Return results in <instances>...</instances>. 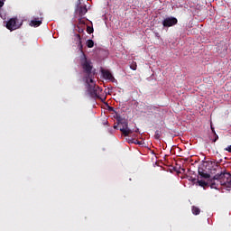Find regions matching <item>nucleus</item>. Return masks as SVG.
Masks as SVG:
<instances>
[{"label": "nucleus", "mask_w": 231, "mask_h": 231, "mask_svg": "<svg viewBox=\"0 0 231 231\" xmlns=\"http://www.w3.org/2000/svg\"><path fill=\"white\" fill-rule=\"evenodd\" d=\"M87 84V91L88 95L91 97V98H100V93L102 89L100 87L97 86V83L93 79L85 80Z\"/></svg>", "instance_id": "f03ea898"}, {"label": "nucleus", "mask_w": 231, "mask_h": 231, "mask_svg": "<svg viewBox=\"0 0 231 231\" xmlns=\"http://www.w3.org/2000/svg\"><path fill=\"white\" fill-rule=\"evenodd\" d=\"M5 6V0H0V8H3Z\"/></svg>", "instance_id": "5701e85b"}, {"label": "nucleus", "mask_w": 231, "mask_h": 231, "mask_svg": "<svg viewBox=\"0 0 231 231\" xmlns=\"http://www.w3.org/2000/svg\"><path fill=\"white\" fill-rule=\"evenodd\" d=\"M224 151H226L227 152H231V145H228L224 149Z\"/></svg>", "instance_id": "aec40b11"}, {"label": "nucleus", "mask_w": 231, "mask_h": 231, "mask_svg": "<svg viewBox=\"0 0 231 231\" xmlns=\"http://www.w3.org/2000/svg\"><path fill=\"white\" fill-rule=\"evenodd\" d=\"M95 32V30L93 29V27L91 26H87V32L91 34Z\"/></svg>", "instance_id": "dca6fc26"}, {"label": "nucleus", "mask_w": 231, "mask_h": 231, "mask_svg": "<svg viewBox=\"0 0 231 231\" xmlns=\"http://www.w3.org/2000/svg\"><path fill=\"white\" fill-rule=\"evenodd\" d=\"M77 12L79 17H84V14H88V7L86 5L78 6Z\"/></svg>", "instance_id": "1a4fd4ad"}, {"label": "nucleus", "mask_w": 231, "mask_h": 231, "mask_svg": "<svg viewBox=\"0 0 231 231\" xmlns=\"http://www.w3.org/2000/svg\"><path fill=\"white\" fill-rule=\"evenodd\" d=\"M140 129L136 128L135 133H139Z\"/></svg>", "instance_id": "bb28decb"}, {"label": "nucleus", "mask_w": 231, "mask_h": 231, "mask_svg": "<svg viewBox=\"0 0 231 231\" xmlns=\"http://www.w3.org/2000/svg\"><path fill=\"white\" fill-rule=\"evenodd\" d=\"M178 24V19L176 17H167L162 21V26L164 28H171V26H176Z\"/></svg>", "instance_id": "423d86ee"}, {"label": "nucleus", "mask_w": 231, "mask_h": 231, "mask_svg": "<svg viewBox=\"0 0 231 231\" xmlns=\"http://www.w3.org/2000/svg\"><path fill=\"white\" fill-rule=\"evenodd\" d=\"M133 143H135L137 145H142V142L135 140L134 142H132Z\"/></svg>", "instance_id": "4be33fe9"}, {"label": "nucleus", "mask_w": 231, "mask_h": 231, "mask_svg": "<svg viewBox=\"0 0 231 231\" xmlns=\"http://www.w3.org/2000/svg\"><path fill=\"white\" fill-rule=\"evenodd\" d=\"M182 171H185V169H182Z\"/></svg>", "instance_id": "cd10ccee"}, {"label": "nucleus", "mask_w": 231, "mask_h": 231, "mask_svg": "<svg viewBox=\"0 0 231 231\" xmlns=\"http://www.w3.org/2000/svg\"><path fill=\"white\" fill-rule=\"evenodd\" d=\"M191 212L194 216H199V214L201 213V209H199V208L196 206H192Z\"/></svg>", "instance_id": "9b49d317"}, {"label": "nucleus", "mask_w": 231, "mask_h": 231, "mask_svg": "<svg viewBox=\"0 0 231 231\" xmlns=\"http://www.w3.org/2000/svg\"><path fill=\"white\" fill-rule=\"evenodd\" d=\"M214 138L212 139V142L216 143L217 140H219V135L217 134H213Z\"/></svg>", "instance_id": "f3484780"}, {"label": "nucleus", "mask_w": 231, "mask_h": 231, "mask_svg": "<svg viewBox=\"0 0 231 231\" xmlns=\"http://www.w3.org/2000/svg\"><path fill=\"white\" fill-rule=\"evenodd\" d=\"M199 176H201V178H205V180H208V178H210V174L208 173H205V171H199Z\"/></svg>", "instance_id": "f8f14e48"}, {"label": "nucleus", "mask_w": 231, "mask_h": 231, "mask_svg": "<svg viewBox=\"0 0 231 231\" xmlns=\"http://www.w3.org/2000/svg\"><path fill=\"white\" fill-rule=\"evenodd\" d=\"M211 131L213 133V134H216V130L211 126Z\"/></svg>", "instance_id": "b1692460"}, {"label": "nucleus", "mask_w": 231, "mask_h": 231, "mask_svg": "<svg viewBox=\"0 0 231 231\" xmlns=\"http://www.w3.org/2000/svg\"><path fill=\"white\" fill-rule=\"evenodd\" d=\"M86 45L88 48H93V46H95V42H93V40H88L87 42H86Z\"/></svg>", "instance_id": "4468645a"}, {"label": "nucleus", "mask_w": 231, "mask_h": 231, "mask_svg": "<svg viewBox=\"0 0 231 231\" xmlns=\"http://www.w3.org/2000/svg\"><path fill=\"white\" fill-rule=\"evenodd\" d=\"M114 129H118V125H115V126H114Z\"/></svg>", "instance_id": "a878e982"}, {"label": "nucleus", "mask_w": 231, "mask_h": 231, "mask_svg": "<svg viewBox=\"0 0 231 231\" xmlns=\"http://www.w3.org/2000/svg\"><path fill=\"white\" fill-rule=\"evenodd\" d=\"M101 73H102L103 79H105V80H110L111 82H115V77L113 76L111 71H109L107 69H102Z\"/></svg>", "instance_id": "0eeeda50"}, {"label": "nucleus", "mask_w": 231, "mask_h": 231, "mask_svg": "<svg viewBox=\"0 0 231 231\" xmlns=\"http://www.w3.org/2000/svg\"><path fill=\"white\" fill-rule=\"evenodd\" d=\"M154 137H155L156 140H160V137H161L160 131L157 130V131L155 132Z\"/></svg>", "instance_id": "a211bd4d"}, {"label": "nucleus", "mask_w": 231, "mask_h": 231, "mask_svg": "<svg viewBox=\"0 0 231 231\" xmlns=\"http://www.w3.org/2000/svg\"><path fill=\"white\" fill-rule=\"evenodd\" d=\"M76 44H78V48L81 52L80 64L83 72L85 73L84 80H89L93 79V65L91 60H88V57H86V53H84V45H82V38L80 37V34L76 35Z\"/></svg>", "instance_id": "f257e3e1"}, {"label": "nucleus", "mask_w": 231, "mask_h": 231, "mask_svg": "<svg viewBox=\"0 0 231 231\" xmlns=\"http://www.w3.org/2000/svg\"><path fill=\"white\" fill-rule=\"evenodd\" d=\"M21 26H23V20H19L17 17L9 19L5 25L7 30H10V32H14V30H19Z\"/></svg>", "instance_id": "39448f33"}, {"label": "nucleus", "mask_w": 231, "mask_h": 231, "mask_svg": "<svg viewBox=\"0 0 231 231\" xmlns=\"http://www.w3.org/2000/svg\"><path fill=\"white\" fill-rule=\"evenodd\" d=\"M79 28V33H84V27H78Z\"/></svg>", "instance_id": "412c9836"}, {"label": "nucleus", "mask_w": 231, "mask_h": 231, "mask_svg": "<svg viewBox=\"0 0 231 231\" xmlns=\"http://www.w3.org/2000/svg\"><path fill=\"white\" fill-rule=\"evenodd\" d=\"M198 183H199V187H208L209 182H207L205 180H198Z\"/></svg>", "instance_id": "ddd939ff"}, {"label": "nucleus", "mask_w": 231, "mask_h": 231, "mask_svg": "<svg viewBox=\"0 0 231 231\" xmlns=\"http://www.w3.org/2000/svg\"><path fill=\"white\" fill-rule=\"evenodd\" d=\"M219 181H221L220 178H216V175L214 176V178H212L209 180V185L211 189H217V187H219Z\"/></svg>", "instance_id": "6e6552de"}, {"label": "nucleus", "mask_w": 231, "mask_h": 231, "mask_svg": "<svg viewBox=\"0 0 231 231\" xmlns=\"http://www.w3.org/2000/svg\"><path fill=\"white\" fill-rule=\"evenodd\" d=\"M117 125L120 126V131L124 134V136H129V134H133V130L129 129V123L126 119L122 116H117L116 118Z\"/></svg>", "instance_id": "7ed1b4c3"}, {"label": "nucleus", "mask_w": 231, "mask_h": 231, "mask_svg": "<svg viewBox=\"0 0 231 231\" xmlns=\"http://www.w3.org/2000/svg\"><path fill=\"white\" fill-rule=\"evenodd\" d=\"M216 178H220L219 184L226 189H231V174L228 172H221L216 174Z\"/></svg>", "instance_id": "20e7f679"}, {"label": "nucleus", "mask_w": 231, "mask_h": 231, "mask_svg": "<svg viewBox=\"0 0 231 231\" xmlns=\"http://www.w3.org/2000/svg\"><path fill=\"white\" fill-rule=\"evenodd\" d=\"M138 67V65L136 64V61H133L131 64H130V68L134 70V71H136V68Z\"/></svg>", "instance_id": "2eb2a0df"}, {"label": "nucleus", "mask_w": 231, "mask_h": 231, "mask_svg": "<svg viewBox=\"0 0 231 231\" xmlns=\"http://www.w3.org/2000/svg\"><path fill=\"white\" fill-rule=\"evenodd\" d=\"M42 24V17L41 18H34L31 21L30 26H33L34 28H38V26Z\"/></svg>", "instance_id": "9d476101"}, {"label": "nucleus", "mask_w": 231, "mask_h": 231, "mask_svg": "<svg viewBox=\"0 0 231 231\" xmlns=\"http://www.w3.org/2000/svg\"><path fill=\"white\" fill-rule=\"evenodd\" d=\"M79 24H86V22L80 17L79 20Z\"/></svg>", "instance_id": "6ab92c4d"}, {"label": "nucleus", "mask_w": 231, "mask_h": 231, "mask_svg": "<svg viewBox=\"0 0 231 231\" xmlns=\"http://www.w3.org/2000/svg\"><path fill=\"white\" fill-rule=\"evenodd\" d=\"M191 181H192L193 183H196V178L192 179Z\"/></svg>", "instance_id": "393cba45"}]
</instances>
